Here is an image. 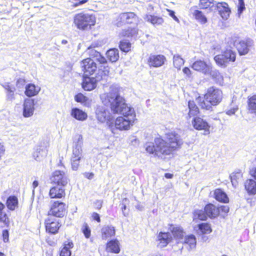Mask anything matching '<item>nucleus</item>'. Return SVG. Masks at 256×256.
<instances>
[{
	"label": "nucleus",
	"instance_id": "57",
	"mask_svg": "<svg viewBox=\"0 0 256 256\" xmlns=\"http://www.w3.org/2000/svg\"><path fill=\"white\" fill-rule=\"evenodd\" d=\"M2 236L4 242H7L8 240V230H3Z\"/></svg>",
	"mask_w": 256,
	"mask_h": 256
},
{
	"label": "nucleus",
	"instance_id": "53",
	"mask_svg": "<svg viewBox=\"0 0 256 256\" xmlns=\"http://www.w3.org/2000/svg\"><path fill=\"white\" fill-rule=\"evenodd\" d=\"M245 9V5L244 0H238V16L240 17V14Z\"/></svg>",
	"mask_w": 256,
	"mask_h": 256
},
{
	"label": "nucleus",
	"instance_id": "6",
	"mask_svg": "<svg viewBox=\"0 0 256 256\" xmlns=\"http://www.w3.org/2000/svg\"><path fill=\"white\" fill-rule=\"evenodd\" d=\"M236 58V53L231 50H226L222 54L216 55L214 60L216 63L222 67H226L230 62H234Z\"/></svg>",
	"mask_w": 256,
	"mask_h": 256
},
{
	"label": "nucleus",
	"instance_id": "22",
	"mask_svg": "<svg viewBox=\"0 0 256 256\" xmlns=\"http://www.w3.org/2000/svg\"><path fill=\"white\" fill-rule=\"evenodd\" d=\"M86 52L88 54L90 58H94L100 64H105L106 62V58L102 56L95 49L89 47L88 48Z\"/></svg>",
	"mask_w": 256,
	"mask_h": 256
},
{
	"label": "nucleus",
	"instance_id": "40",
	"mask_svg": "<svg viewBox=\"0 0 256 256\" xmlns=\"http://www.w3.org/2000/svg\"><path fill=\"white\" fill-rule=\"evenodd\" d=\"M18 203V198L15 196H10L7 200V207L10 210H14L17 206Z\"/></svg>",
	"mask_w": 256,
	"mask_h": 256
},
{
	"label": "nucleus",
	"instance_id": "49",
	"mask_svg": "<svg viewBox=\"0 0 256 256\" xmlns=\"http://www.w3.org/2000/svg\"><path fill=\"white\" fill-rule=\"evenodd\" d=\"M68 245L69 246V248L66 247V246H64L62 250L60 253V256H71V252L69 250L70 248H72L73 244L72 243H68Z\"/></svg>",
	"mask_w": 256,
	"mask_h": 256
},
{
	"label": "nucleus",
	"instance_id": "38",
	"mask_svg": "<svg viewBox=\"0 0 256 256\" xmlns=\"http://www.w3.org/2000/svg\"><path fill=\"white\" fill-rule=\"evenodd\" d=\"M242 178V174L240 170L232 173L230 175V179L232 186L236 187Z\"/></svg>",
	"mask_w": 256,
	"mask_h": 256
},
{
	"label": "nucleus",
	"instance_id": "64",
	"mask_svg": "<svg viewBox=\"0 0 256 256\" xmlns=\"http://www.w3.org/2000/svg\"><path fill=\"white\" fill-rule=\"evenodd\" d=\"M250 173L251 176L254 177L255 179H256V167L252 168L250 171Z\"/></svg>",
	"mask_w": 256,
	"mask_h": 256
},
{
	"label": "nucleus",
	"instance_id": "37",
	"mask_svg": "<svg viewBox=\"0 0 256 256\" xmlns=\"http://www.w3.org/2000/svg\"><path fill=\"white\" fill-rule=\"evenodd\" d=\"M46 152L42 148H38L33 153V157L36 160L40 162L46 156Z\"/></svg>",
	"mask_w": 256,
	"mask_h": 256
},
{
	"label": "nucleus",
	"instance_id": "7",
	"mask_svg": "<svg viewBox=\"0 0 256 256\" xmlns=\"http://www.w3.org/2000/svg\"><path fill=\"white\" fill-rule=\"evenodd\" d=\"M234 45L236 48L240 55H246L252 46L253 41L250 39L240 40L238 38L234 41Z\"/></svg>",
	"mask_w": 256,
	"mask_h": 256
},
{
	"label": "nucleus",
	"instance_id": "30",
	"mask_svg": "<svg viewBox=\"0 0 256 256\" xmlns=\"http://www.w3.org/2000/svg\"><path fill=\"white\" fill-rule=\"evenodd\" d=\"M245 188L250 194H256V182L252 179H249L244 183Z\"/></svg>",
	"mask_w": 256,
	"mask_h": 256
},
{
	"label": "nucleus",
	"instance_id": "19",
	"mask_svg": "<svg viewBox=\"0 0 256 256\" xmlns=\"http://www.w3.org/2000/svg\"><path fill=\"white\" fill-rule=\"evenodd\" d=\"M192 124L196 130H204L206 134L210 133V126L206 121L200 118H194L192 122Z\"/></svg>",
	"mask_w": 256,
	"mask_h": 256
},
{
	"label": "nucleus",
	"instance_id": "21",
	"mask_svg": "<svg viewBox=\"0 0 256 256\" xmlns=\"http://www.w3.org/2000/svg\"><path fill=\"white\" fill-rule=\"evenodd\" d=\"M210 66L207 64L204 60H199L194 62L192 67L194 70L206 74L209 72Z\"/></svg>",
	"mask_w": 256,
	"mask_h": 256
},
{
	"label": "nucleus",
	"instance_id": "1",
	"mask_svg": "<svg viewBox=\"0 0 256 256\" xmlns=\"http://www.w3.org/2000/svg\"><path fill=\"white\" fill-rule=\"evenodd\" d=\"M100 98L104 105L110 106L112 111L114 114H122L124 116L117 118L114 124L110 125L112 132L115 134L116 130H128L134 122V110L133 108L128 106L124 98L120 96L118 88L111 86L110 92L102 94Z\"/></svg>",
	"mask_w": 256,
	"mask_h": 256
},
{
	"label": "nucleus",
	"instance_id": "55",
	"mask_svg": "<svg viewBox=\"0 0 256 256\" xmlns=\"http://www.w3.org/2000/svg\"><path fill=\"white\" fill-rule=\"evenodd\" d=\"M75 100L77 102H82L86 100V96L82 94H76L74 97Z\"/></svg>",
	"mask_w": 256,
	"mask_h": 256
},
{
	"label": "nucleus",
	"instance_id": "29",
	"mask_svg": "<svg viewBox=\"0 0 256 256\" xmlns=\"http://www.w3.org/2000/svg\"><path fill=\"white\" fill-rule=\"evenodd\" d=\"M138 32V30L136 28H128L123 30L119 34L121 38H135Z\"/></svg>",
	"mask_w": 256,
	"mask_h": 256
},
{
	"label": "nucleus",
	"instance_id": "5",
	"mask_svg": "<svg viewBox=\"0 0 256 256\" xmlns=\"http://www.w3.org/2000/svg\"><path fill=\"white\" fill-rule=\"evenodd\" d=\"M223 94L222 91L216 86H211L208 88L204 98L211 106L218 104L222 100Z\"/></svg>",
	"mask_w": 256,
	"mask_h": 256
},
{
	"label": "nucleus",
	"instance_id": "31",
	"mask_svg": "<svg viewBox=\"0 0 256 256\" xmlns=\"http://www.w3.org/2000/svg\"><path fill=\"white\" fill-rule=\"evenodd\" d=\"M206 75H210L212 78L216 82L221 84L223 82V76L216 70H212L211 66L210 67L209 72Z\"/></svg>",
	"mask_w": 256,
	"mask_h": 256
},
{
	"label": "nucleus",
	"instance_id": "43",
	"mask_svg": "<svg viewBox=\"0 0 256 256\" xmlns=\"http://www.w3.org/2000/svg\"><path fill=\"white\" fill-rule=\"evenodd\" d=\"M188 106L190 109L188 113L190 116H195L198 113L199 109L196 106L194 101H189Z\"/></svg>",
	"mask_w": 256,
	"mask_h": 256
},
{
	"label": "nucleus",
	"instance_id": "14",
	"mask_svg": "<svg viewBox=\"0 0 256 256\" xmlns=\"http://www.w3.org/2000/svg\"><path fill=\"white\" fill-rule=\"evenodd\" d=\"M45 226L46 232L55 234L58 232L60 225L56 218L48 216L45 220Z\"/></svg>",
	"mask_w": 256,
	"mask_h": 256
},
{
	"label": "nucleus",
	"instance_id": "60",
	"mask_svg": "<svg viewBox=\"0 0 256 256\" xmlns=\"http://www.w3.org/2000/svg\"><path fill=\"white\" fill-rule=\"evenodd\" d=\"M183 72L187 76L190 77L192 74L191 70L188 67H185L182 70Z\"/></svg>",
	"mask_w": 256,
	"mask_h": 256
},
{
	"label": "nucleus",
	"instance_id": "33",
	"mask_svg": "<svg viewBox=\"0 0 256 256\" xmlns=\"http://www.w3.org/2000/svg\"><path fill=\"white\" fill-rule=\"evenodd\" d=\"M196 238L194 235L186 236L181 243L184 244L189 246L190 250L194 248L196 246Z\"/></svg>",
	"mask_w": 256,
	"mask_h": 256
},
{
	"label": "nucleus",
	"instance_id": "17",
	"mask_svg": "<svg viewBox=\"0 0 256 256\" xmlns=\"http://www.w3.org/2000/svg\"><path fill=\"white\" fill-rule=\"evenodd\" d=\"M166 58L165 56L162 54L150 55L148 59V64L150 66L156 68L160 67L162 66Z\"/></svg>",
	"mask_w": 256,
	"mask_h": 256
},
{
	"label": "nucleus",
	"instance_id": "51",
	"mask_svg": "<svg viewBox=\"0 0 256 256\" xmlns=\"http://www.w3.org/2000/svg\"><path fill=\"white\" fill-rule=\"evenodd\" d=\"M82 230L85 237L86 238H88L90 236L91 230L90 227L88 226V224L86 223L84 224L82 228Z\"/></svg>",
	"mask_w": 256,
	"mask_h": 256
},
{
	"label": "nucleus",
	"instance_id": "8",
	"mask_svg": "<svg viewBox=\"0 0 256 256\" xmlns=\"http://www.w3.org/2000/svg\"><path fill=\"white\" fill-rule=\"evenodd\" d=\"M138 18L134 12H124L120 14L116 20L115 24L120 26L126 24H132L136 22Z\"/></svg>",
	"mask_w": 256,
	"mask_h": 256
},
{
	"label": "nucleus",
	"instance_id": "2",
	"mask_svg": "<svg viewBox=\"0 0 256 256\" xmlns=\"http://www.w3.org/2000/svg\"><path fill=\"white\" fill-rule=\"evenodd\" d=\"M183 142L180 136L176 134H170L168 136V141L160 138L154 139V144L156 146V156L162 158V156L169 155L178 148Z\"/></svg>",
	"mask_w": 256,
	"mask_h": 256
},
{
	"label": "nucleus",
	"instance_id": "4",
	"mask_svg": "<svg viewBox=\"0 0 256 256\" xmlns=\"http://www.w3.org/2000/svg\"><path fill=\"white\" fill-rule=\"evenodd\" d=\"M110 72L108 67H104V70L99 69L98 76L96 78L85 77L84 78L82 83V88L87 91H90L94 89L96 86L97 82L102 78L103 76L108 75Z\"/></svg>",
	"mask_w": 256,
	"mask_h": 256
},
{
	"label": "nucleus",
	"instance_id": "62",
	"mask_svg": "<svg viewBox=\"0 0 256 256\" xmlns=\"http://www.w3.org/2000/svg\"><path fill=\"white\" fill-rule=\"evenodd\" d=\"M92 218L94 220L97 221L98 222H100V216L96 212L92 213Z\"/></svg>",
	"mask_w": 256,
	"mask_h": 256
},
{
	"label": "nucleus",
	"instance_id": "59",
	"mask_svg": "<svg viewBox=\"0 0 256 256\" xmlns=\"http://www.w3.org/2000/svg\"><path fill=\"white\" fill-rule=\"evenodd\" d=\"M220 212L221 211L224 213H228L229 212V207L228 206H222L218 208Z\"/></svg>",
	"mask_w": 256,
	"mask_h": 256
},
{
	"label": "nucleus",
	"instance_id": "32",
	"mask_svg": "<svg viewBox=\"0 0 256 256\" xmlns=\"http://www.w3.org/2000/svg\"><path fill=\"white\" fill-rule=\"evenodd\" d=\"M40 90V88H36L34 84H30L26 86L25 94L28 96L30 97L36 95Z\"/></svg>",
	"mask_w": 256,
	"mask_h": 256
},
{
	"label": "nucleus",
	"instance_id": "44",
	"mask_svg": "<svg viewBox=\"0 0 256 256\" xmlns=\"http://www.w3.org/2000/svg\"><path fill=\"white\" fill-rule=\"evenodd\" d=\"M195 18L201 24H205L207 22L206 17L203 14L202 12L198 10H195L193 13Z\"/></svg>",
	"mask_w": 256,
	"mask_h": 256
},
{
	"label": "nucleus",
	"instance_id": "48",
	"mask_svg": "<svg viewBox=\"0 0 256 256\" xmlns=\"http://www.w3.org/2000/svg\"><path fill=\"white\" fill-rule=\"evenodd\" d=\"M119 47L122 51L128 52L130 50L131 44L126 40H122L120 42Z\"/></svg>",
	"mask_w": 256,
	"mask_h": 256
},
{
	"label": "nucleus",
	"instance_id": "11",
	"mask_svg": "<svg viewBox=\"0 0 256 256\" xmlns=\"http://www.w3.org/2000/svg\"><path fill=\"white\" fill-rule=\"evenodd\" d=\"M83 144L82 135L76 136L74 141L71 158H82V146Z\"/></svg>",
	"mask_w": 256,
	"mask_h": 256
},
{
	"label": "nucleus",
	"instance_id": "52",
	"mask_svg": "<svg viewBox=\"0 0 256 256\" xmlns=\"http://www.w3.org/2000/svg\"><path fill=\"white\" fill-rule=\"evenodd\" d=\"M0 222L3 223L4 225L9 224V219L6 214L3 210L0 212Z\"/></svg>",
	"mask_w": 256,
	"mask_h": 256
},
{
	"label": "nucleus",
	"instance_id": "3",
	"mask_svg": "<svg viewBox=\"0 0 256 256\" xmlns=\"http://www.w3.org/2000/svg\"><path fill=\"white\" fill-rule=\"evenodd\" d=\"M74 22L78 29H90L92 26L95 25L96 18L92 14L80 13L75 16Z\"/></svg>",
	"mask_w": 256,
	"mask_h": 256
},
{
	"label": "nucleus",
	"instance_id": "61",
	"mask_svg": "<svg viewBox=\"0 0 256 256\" xmlns=\"http://www.w3.org/2000/svg\"><path fill=\"white\" fill-rule=\"evenodd\" d=\"M25 80L23 78H19L16 82V86L20 88L24 84Z\"/></svg>",
	"mask_w": 256,
	"mask_h": 256
},
{
	"label": "nucleus",
	"instance_id": "9",
	"mask_svg": "<svg viewBox=\"0 0 256 256\" xmlns=\"http://www.w3.org/2000/svg\"><path fill=\"white\" fill-rule=\"evenodd\" d=\"M80 66L86 76L92 74L98 68L94 60L91 58H86L81 61Z\"/></svg>",
	"mask_w": 256,
	"mask_h": 256
},
{
	"label": "nucleus",
	"instance_id": "34",
	"mask_svg": "<svg viewBox=\"0 0 256 256\" xmlns=\"http://www.w3.org/2000/svg\"><path fill=\"white\" fill-rule=\"evenodd\" d=\"M106 55L110 61L116 62L119 58V51L117 48H111L107 51Z\"/></svg>",
	"mask_w": 256,
	"mask_h": 256
},
{
	"label": "nucleus",
	"instance_id": "58",
	"mask_svg": "<svg viewBox=\"0 0 256 256\" xmlns=\"http://www.w3.org/2000/svg\"><path fill=\"white\" fill-rule=\"evenodd\" d=\"M102 202L101 200H96L94 202V206L97 209H100L102 206Z\"/></svg>",
	"mask_w": 256,
	"mask_h": 256
},
{
	"label": "nucleus",
	"instance_id": "15",
	"mask_svg": "<svg viewBox=\"0 0 256 256\" xmlns=\"http://www.w3.org/2000/svg\"><path fill=\"white\" fill-rule=\"evenodd\" d=\"M34 99L26 98L24 100L23 104L22 114L24 118H30L34 114Z\"/></svg>",
	"mask_w": 256,
	"mask_h": 256
},
{
	"label": "nucleus",
	"instance_id": "42",
	"mask_svg": "<svg viewBox=\"0 0 256 256\" xmlns=\"http://www.w3.org/2000/svg\"><path fill=\"white\" fill-rule=\"evenodd\" d=\"M173 62L174 66L180 70L181 66L184 65V60L178 54H174L173 56Z\"/></svg>",
	"mask_w": 256,
	"mask_h": 256
},
{
	"label": "nucleus",
	"instance_id": "39",
	"mask_svg": "<svg viewBox=\"0 0 256 256\" xmlns=\"http://www.w3.org/2000/svg\"><path fill=\"white\" fill-rule=\"evenodd\" d=\"M248 109L250 113L256 114V95H254L248 98Z\"/></svg>",
	"mask_w": 256,
	"mask_h": 256
},
{
	"label": "nucleus",
	"instance_id": "35",
	"mask_svg": "<svg viewBox=\"0 0 256 256\" xmlns=\"http://www.w3.org/2000/svg\"><path fill=\"white\" fill-rule=\"evenodd\" d=\"M174 236L181 242L186 236L182 228L180 226L173 227L171 230Z\"/></svg>",
	"mask_w": 256,
	"mask_h": 256
},
{
	"label": "nucleus",
	"instance_id": "13",
	"mask_svg": "<svg viewBox=\"0 0 256 256\" xmlns=\"http://www.w3.org/2000/svg\"><path fill=\"white\" fill-rule=\"evenodd\" d=\"M96 118L100 122L110 121L112 115L109 110L104 106H98L96 110Z\"/></svg>",
	"mask_w": 256,
	"mask_h": 256
},
{
	"label": "nucleus",
	"instance_id": "25",
	"mask_svg": "<svg viewBox=\"0 0 256 256\" xmlns=\"http://www.w3.org/2000/svg\"><path fill=\"white\" fill-rule=\"evenodd\" d=\"M106 250L108 252L118 254L120 252V242L115 239L108 242L106 244Z\"/></svg>",
	"mask_w": 256,
	"mask_h": 256
},
{
	"label": "nucleus",
	"instance_id": "47",
	"mask_svg": "<svg viewBox=\"0 0 256 256\" xmlns=\"http://www.w3.org/2000/svg\"><path fill=\"white\" fill-rule=\"evenodd\" d=\"M146 151L150 154H154L155 156H156V146L154 145V143L151 142H146L145 144Z\"/></svg>",
	"mask_w": 256,
	"mask_h": 256
},
{
	"label": "nucleus",
	"instance_id": "41",
	"mask_svg": "<svg viewBox=\"0 0 256 256\" xmlns=\"http://www.w3.org/2000/svg\"><path fill=\"white\" fill-rule=\"evenodd\" d=\"M196 102L202 109L210 110L212 108L211 105L208 104L206 101L205 102L204 98L202 96L196 98Z\"/></svg>",
	"mask_w": 256,
	"mask_h": 256
},
{
	"label": "nucleus",
	"instance_id": "16",
	"mask_svg": "<svg viewBox=\"0 0 256 256\" xmlns=\"http://www.w3.org/2000/svg\"><path fill=\"white\" fill-rule=\"evenodd\" d=\"M1 85L6 90V100L11 102H14L18 95L16 92H15V87L8 82L1 84Z\"/></svg>",
	"mask_w": 256,
	"mask_h": 256
},
{
	"label": "nucleus",
	"instance_id": "23",
	"mask_svg": "<svg viewBox=\"0 0 256 256\" xmlns=\"http://www.w3.org/2000/svg\"><path fill=\"white\" fill-rule=\"evenodd\" d=\"M204 210L208 216L211 218L217 217L220 214L218 208L212 204L206 205L204 207Z\"/></svg>",
	"mask_w": 256,
	"mask_h": 256
},
{
	"label": "nucleus",
	"instance_id": "45",
	"mask_svg": "<svg viewBox=\"0 0 256 256\" xmlns=\"http://www.w3.org/2000/svg\"><path fill=\"white\" fill-rule=\"evenodd\" d=\"M194 219H199L201 220H206L208 216L205 212V210H196L194 214Z\"/></svg>",
	"mask_w": 256,
	"mask_h": 256
},
{
	"label": "nucleus",
	"instance_id": "10",
	"mask_svg": "<svg viewBox=\"0 0 256 256\" xmlns=\"http://www.w3.org/2000/svg\"><path fill=\"white\" fill-rule=\"evenodd\" d=\"M50 180L52 182L62 186H65L69 181L66 174L61 170L54 171L52 175Z\"/></svg>",
	"mask_w": 256,
	"mask_h": 256
},
{
	"label": "nucleus",
	"instance_id": "20",
	"mask_svg": "<svg viewBox=\"0 0 256 256\" xmlns=\"http://www.w3.org/2000/svg\"><path fill=\"white\" fill-rule=\"evenodd\" d=\"M64 186L56 185L52 188L49 192V196L52 198H60L65 196Z\"/></svg>",
	"mask_w": 256,
	"mask_h": 256
},
{
	"label": "nucleus",
	"instance_id": "46",
	"mask_svg": "<svg viewBox=\"0 0 256 256\" xmlns=\"http://www.w3.org/2000/svg\"><path fill=\"white\" fill-rule=\"evenodd\" d=\"M198 229L202 234H208L212 232L210 226L207 223H202L198 225Z\"/></svg>",
	"mask_w": 256,
	"mask_h": 256
},
{
	"label": "nucleus",
	"instance_id": "12",
	"mask_svg": "<svg viewBox=\"0 0 256 256\" xmlns=\"http://www.w3.org/2000/svg\"><path fill=\"white\" fill-rule=\"evenodd\" d=\"M66 210V205L64 203L59 202L58 201L55 202L52 205L50 210L48 212V216H55L56 217H62L64 216Z\"/></svg>",
	"mask_w": 256,
	"mask_h": 256
},
{
	"label": "nucleus",
	"instance_id": "26",
	"mask_svg": "<svg viewBox=\"0 0 256 256\" xmlns=\"http://www.w3.org/2000/svg\"><path fill=\"white\" fill-rule=\"evenodd\" d=\"M102 238L103 240L114 236L116 234V230L114 226H104L101 230Z\"/></svg>",
	"mask_w": 256,
	"mask_h": 256
},
{
	"label": "nucleus",
	"instance_id": "18",
	"mask_svg": "<svg viewBox=\"0 0 256 256\" xmlns=\"http://www.w3.org/2000/svg\"><path fill=\"white\" fill-rule=\"evenodd\" d=\"M172 239L170 232H160L157 237V246L160 248H164L170 242Z\"/></svg>",
	"mask_w": 256,
	"mask_h": 256
},
{
	"label": "nucleus",
	"instance_id": "27",
	"mask_svg": "<svg viewBox=\"0 0 256 256\" xmlns=\"http://www.w3.org/2000/svg\"><path fill=\"white\" fill-rule=\"evenodd\" d=\"M70 115L74 118L80 121L85 120L88 118L86 113L78 108H72Z\"/></svg>",
	"mask_w": 256,
	"mask_h": 256
},
{
	"label": "nucleus",
	"instance_id": "28",
	"mask_svg": "<svg viewBox=\"0 0 256 256\" xmlns=\"http://www.w3.org/2000/svg\"><path fill=\"white\" fill-rule=\"evenodd\" d=\"M218 8L219 9V13L222 18L224 20H227L230 13V10L226 3H220L218 4Z\"/></svg>",
	"mask_w": 256,
	"mask_h": 256
},
{
	"label": "nucleus",
	"instance_id": "63",
	"mask_svg": "<svg viewBox=\"0 0 256 256\" xmlns=\"http://www.w3.org/2000/svg\"><path fill=\"white\" fill-rule=\"evenodd\" d=\"M84 175L85 178L89 180H92V178H93L94 176V174L92 172H85L84 174Z\"/></svg>",
	"mask_w": 256,
	"mask_h": 256
},
{
	"label": "nucleus",
	"instance_id": "54",
	"mask_svg": "<svg viewBox=\"0 0 256 256\" xmlns=\"http://www.w3.org/2000/svg\"><path fill=\"white\" fill-rule=\"evenodd\" d=\"M129 202V200L127 198H124L122 200V203L121 204L122 207L121 209L122 210L123 214L124 216H126L128 214V213H126L124 210L126 208V204H128Z\"/></svg>",
	"mask_w": 256,
	"mask_h": 256
},
{
	"label": "nucleus",
	"instance_id": "24",
	"mask_svg": "<svg viewBox=\"0 0 256 256\" xmlns=\"http://www.w3.org/2000/svg\"><path fill=\"white\" fill-rule=\"evenodd\" d=\"M214 198L221 202L228 203L229 198L226 193L220 188H216L214 192Z\"/></svg>",
	"mask_w": 256,
	"mask_h": 256
},
{
	"label": "nucleus",
	"instance_id": "56",
	"mask_svg": "<svg viewBox=\"0 0 256 256\" xmlns=\"http://www.w3.org/2000/svg\"><path fill=\"white\" fill-rule=\"evenodd\" d=\"M238 110V107L236 106L233 108H232L226 111V114L228 116H232L233 114H234L236 112H237Z\"/></svg>",
	"mask_w": 256,
	"mask_h": 256
},
{
	"label": "nucleus",
	"instance_id": "50",
	"mask_svg": "<svg viewBox=\"0 0 256 256\" xmlns=\"http://www.w3.org/2000/svg\"><path fill=\"white\" fill-rule=\"evenodd\" d=\"M81 159L82 158H70L71 166L72 170H78Z\"/></svg>",
	"mask_w": 256,
	"mask_h": 256
},
{
	"label": "nucleus",
	"instance_id": "36",
	"mask_svg": "<svg viewBox=\"0 0 256 256\" xmlns=\"http://www.w3.org/2000/svg\"><path fill=\"white\" fill-rule=\"evenodd\" d=\"M144 20L152 23L154 25L162 24L164 22V20L162 18L146 14L144 16Z\"/></svg>",
	"mask_w": 256,
	"mask_h": 256
}]
</instances>
